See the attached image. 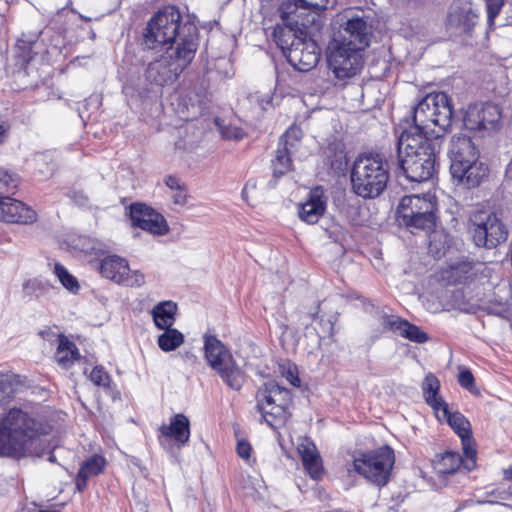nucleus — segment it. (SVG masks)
<instances>
[{
	"instance_id": "nucleus-1",
	"label": "nucleus",
	"mask_w": 512,
	"mask_h": 512,
	"mask_svg": "<svg viewBox=\"0 0 512 512\" xmlns=\"http://www.w3.org/2000/svg\"><path fill=\"white\" fill-rule=\"evenodd\" d=\"M451 101L443 92L427 94L413 110L414 125L403 130L397 142L399 166L412 182L429 180L434 172L440 138L452 123Z\"/></svg>"
},
{
	"instance_id": "nucleus-2",
	"label": "nucleus",
	"mask_w": 512,
	"mask_h": 512,
	"mask_svg": "<svg viewBox=\"0 0 512 512\" xmlns=\"http://www.w3.org/2000/svg\"><path fill=\"white\" fill-rule=\"evenodd\" d=\"M279 12L283 24L275 27L274 41L295 69L311 70L320 59V48L312 36L323 24L321 15L313 11L301 13L294 9L286 14L283 3L280 4Z\"/></svg>"
},
{
	"instance_id": "nucleus-3",
	"label": "nucleus",
	"mask_w": 512,
	"mask_h": 512,
	"mask_svg": "<svg viewBox=\"0 0 512 512\" xmlns=\"http://www.w3.org/2000/svg\"><path fill=\"white\" fill-rule=\"evenodd\" d=\"M181 15L174 6L159 10L145 28L143 44L148 49L175 43L176 46L190 35L196 38V28L191 24L180 25Z\"/></svg>"
},
{
	"instance_id": "nucleus-4",
	"label": "nucleus",
	"mask_w": 512,
	"mask_h": 512,
	"mask_svg": "<svg viewBox=\"0 0 512 512\" xmlns=\"http://www.w3.org/2000/svg\"><path fill=\"white\" fill-rule=\"evenodd\" d=\"M389 180L387 161L379 154H363L356 158L351 169L352 191L364 198L378 197Z\"/></svg>"
},
{
	"instance_id": "nucleus-5",
	"label": "nucleus",
	"mask_w": 512,
	"mask_h": 512,
	"mask_svg": "<svg viewBox=\"0 0 512 512\" xmlns=\"http://www.w3.org/2000/svg\"><path fill=\"white\" fill-rule=\"evenodd\" d=\"M197 47L193 36L184 38L177 46L170 47L159 59L148 64L146 79L158 86L172 82L193 60Z\"/></svg>"
},
{
	"instance_id": "nucleus-6",
	"label": "nucleus",
	"mask_w": 512,
	"mask_h": 512,
	"mask_svg": "<svg viewBox=\"0 0 512 512\" xmlns=\"http://www.w3.org/2000/svg\"><path fill=\"white\" fill-rule=\"evenodd\" d=\"M256 400L257 410L270 427L276 429L285 424L292 403V395L288 389L274 380H269L258 389Z\"/></svg>"
},
{
	"instance_id": "nucleus-7",
	"label": "nucleus",
	"mask_w": 512,
	"mask_h": 512,
	"mask_svg": "<svg viewBox=\"0 0 512 512\" xmlns=\"http://www.w3.org/2000/svg\"><path fill=\"white\" fill-rule=\"evenodd\" d=\"M204 357L209 366L232 389L239 390L244 383V374L226 346L214 335H204Z\"/></svg>"
},
{
	"instance_id": "nucleus-8",
	"label": "nucleus",
	"mask_w": 512,
	"mask_h": 512,
	"mask_svg": "<svg viewBox=\"0 0 512 512\" xmlns=\"http://www.w3.org/2000/svg\"><path fill=\"white\" fill-rule=\"evenodd\" d=\"M395 462L394 451L389 446L361 453L353 460V469L376 486L387 484Z\"/></svg>"
},
{
	"instance_id": "nucleus-9",
	"label": "nucleus",
	"mask_w": 512,
	"mask_h": 512,
	"mask_svg": "<svg viewBox=\"0 0 512 512\" xmlns=\"http://www.w3.org/2000/svg\"><path fill=\"white\" fill-rule=\"evenodd\" d=\"M362 49L349 42L334 40L329 45L327 56L328 67L338 80H346L356 76L364 65Z\"/></svg>"
},
{
	"instance_id": "nucleus-10",
	"label": "nucleus",
	"mask_w": 512,
	"mask_h": 512,
	"mask_svg": "<svg viewBox=\"0 0 512 512\" xmlns=\"http://www.w3.org/2000/svg\"><path fill=\"white\" fill-rule=\"evenodd\" d=\"M17 188L15 178L0 171V220L8 223L31 224L36 220V212L25 203L11 198Z\"/></svg>"
},
{
	"instance_id": "nucleus-11",
	"label": "nucleus",
	"mask_w": 512,
	"mask_h": 512,
	"mask_svg": "<svg viewBox=\"0 0 512 512\" xmlns=\"http://www.w3.org/2000/svg\"><path fill=\"white\" fill-rule=\"evenodd\" d=\"M434 210L435 204L429 195H407L401 199L397 215L408 227L431 229L435 224Z\"/></svg>"
},
{
	"instance_id": "nucleus-12",
	"label": "nucleus",
	"mask_w": 512,
	"mask_h": 512,
	"mask_svg": "<svg viewBox=\"0 0 512 512\" xmlns=\"http://www.w3.org/2000/svg\"><path fill=\"white\" fill-rule=\"evenodd\" d=\"M469 233L478 247L493 248L507 239V231L495 214L477 211L470 217Z\"/></svg>"
},
{
	"instance_id": "nucleus-13",
	"label": "nucleus",
	"mask_w": 512,
	"mask_h": 512,
	"mask_svg": "<svg viewBox=\"0 0 512 512\" xmlns=\"http://www.w3.org/2000/svg\"><path fill=\"white\" fill-rule=\"evenodd\" d=\"M302 138V131L298 127H290L279 140L275 157L272 159L273 177L280 178L290 172L293 167L292 158L298 151Z\"/></svg>"
},
{
	"instance_id": "nucleus-14",
	"label": "nucleus",
	"mask_w": 512,
	"mask_h": 512,
	"mask_svg": "<svg viewBox=\"0 0 512 512\" xmlns=\"http://www.w3.org/2000/svg\"><path fill=\"white\" fill-rule=\"evenodd\" d=\"M478 21L479 14L470 1L455 0L449 7L446 26L456 35L472 37Z\"/></svg>"
},
{
	"instance_id": "nucleus-15",
	"label": "nucleus",
	"mask_w": 512,
	"mask_h": 512,
	"mask_svg": "<svg viewBox=\"0 0 512 512\" xmlns=\"http://www.w3.org/2000/svg\"><path fill=\"white\" fill-rule=\"evenodd\" d=\"M100 273L103 277L127 287H141L145 283V276L138 270H130L126 259L110 255L100 263Z\"/></svg>"
},
{
	"instance_id": "nucleus-16",
	"label": "nucleus",
	"mask_w": 512,
	"mask_h": 512,
	"mask_svg": "<svg viewBox=\"0 0 512 512\" xmlns=\"http://www.w3.org/2000/svg\"><path fill=\"white\" fill-rule=\"evenodd\" d=\"M501 111L492 103H475L468 106L463 123L474 131H496L500 128Z\"/></svg>"
},
{
	"instance_id": "nucleus-17",
	"label": "nucleus",
	"mask_w": 512,
	"mask_h": 512,
	"mask_svg": "<svg viewBox=\"0 0 512 512\" xmlns=\"http://www.w3.org/2000/svg\"><path fill=\"white\" fill-rule=\"evenodd\" d=\"M190 438V421L182 413L175 414L169 423L159 427L160 445L168 452L174 453L184 447Z\"/></svg>"
},
{
	"instance_id": "nucleus-18",
	"label": "nucleus",
	"mask_w": 512,
	"mask_h": 512,
	"mask_svg": "<svg viewBox=\"0 0 512 512\" xmlns=\"http://www.w3.org/2000/svg\"><path fill=\"white\" fill-rule=\"evenodd\" d=\"M130 219L134 226L154 235H164L169 230L164 217L145 204H132Z\"/></svg>"
},
{
	"instance_id": "nucleus-19",
	"label": "nucleus",
	"mask_w": 512,
	"mask_h": 512,
	"mask_svg": "<svg viewBox=\"0 0 512 512\" xmlns=\"http://www.w3.org/2000/svg\"><path fill=\"white\" fill-rule=\"evenodd\" d=\"M487 167L478 160V155L465 161H456L450 165V172L453 179L467 186L474 188L480 185L487 176Z\"/></svg>"
},
{
	"instance_id": "nucleus-20",
	"label": "nucleus",
	"mask_w": 512,
	"mask_h": 512,
	"mask_svg": "<svg viewBox=\"0 0 512 512\" xmlns=\"http://www.w3.org/2000/svg\"><path fill=\"white\" fill-rule=\"evenodd\" d=\"M7 429L18 439H25L32 433H45L41 423L36 421L27 412L12 408L5 417L0 419Z\"/></svg>"
},
{
	"instance_id": "nucleus-21",
	"label": "nucleus",
	"mask_w": 512,
	"mask_h": 512,
	"mask_svg": "<svg viewBox=\"0 0 512 512\" xmlns=\"http://www.w3.org/2000/svg\"><path fill=\"white\" fill-rule=\"evenodd\" d=\"M439 421H446L454 432L461 438L463 451L473 455L472 432L470 422L459 412H450L448 404L435 413Z\"/></svg>"
},
{
	"instance_id": "nucleus-22",
	"label": "nucleus",
	"mask_w": 512,
	"mask_h": 512,
	"mask_svg": "<svg viewBox=\"0 0 512 512\" xmlns=\"http://www.w3.org/2000/svg\"><path fill=\"white\" fill-rule=\"evenodd\" d=\"M465 459L459 453L447 451L443 453L435 462L434 469L439 475L454 474L461 469L466 472L472 471L476 467V451L473 448V455L464 452Z\"/></svg>"
},
{
	"instance_id": "nucleus-23",
	"label": "nucleus",
	"mask_w": 512,
	"mask_h": 512,
	"mask_svg": "<svg viewBox=\"0 0 512 512\" xmlns=\"http://www.w3.org/2000/svg\"><path fill=\"white\" fill-rule=\"evenodd\" d=\"M327 205V198L322 187L313 188L304 203L299 206V218L308 223L315 224L323 216Z\"/></svg>"
},
{
	"instance_id": "nucleus-24",
	"label": "nucleus",
	"mask_w": 512,
	"mask_h": 512,
	"mask_svg": "<svg viewBox=\"0 0 512 512\" xmlns=\"http://www.w3.org/2000/svg\"><path fill=\"white\" fill-rule=\"evenodd\" d=\"M382 326L386 330L398 332L401 337L419 344L425 343L429 339L427 333L422 331L418 326L396 316L383 317Z\"/></svg>"
},
{
	"instance_id": "nucleus-25",
	"label": "nucleus",
	"mask_w": 512,
	"mask_h": 512,
	"mask_svg": "<svg viewBox=\"0 0 512 512\" xmlns=\"http://www.w3.org/2000/svg\"><path fill=\"white\" fill-rule=\"evenodd\" d=\"M343 42L364 50L370 41V27L362 17H351L344 27Z\"/></svg>"
},
{
	"instance_id": "nucleus-26",
	"label": "nucleus",
	"mask_w": 512,
	"mask_h": 512,
	"mask_svg": "<svg viewBox=\"0 0 512 512\" xmlns=\"http://www.w3.org/2000/svg\"><path fill=\"white\" fill-rule=\"evenodd\" d=\"M298 453L301 456L303 465L313 479L321 477L323 472L321 457L316 446L307 438L301 439L297 445Z\"/></svg>"
},
{
	"instance_id": "nucleus-27",
	"label": "nucleus",
	"mask_w": 512,
	"mask_h": 512,
	"mask_svg": "<svg viewBox=\"0 0 512 512\" xmlns=\"http://www.w3.org/2000/svg\"><path fill=\"white\" fill-rule=\"evenodd\" d=\"M106 466V459L101 455H93L89 457L81 465L77 477L76 488L83 491L87 487V482L91 477L101 474Z\"/></svg>"
},
{
	"instance_id": "nucleus-28",
	"label": "nucleus",
	"mask_w": 512,
	"mask_h": 512,
	"mask_svg": "<svg viewBox=\"0 0 512 512\" xmlns=\"http://www.w3.org/2000/svg\"><path fill=\"white\" fill-rule=\"evenodd\" d=\"M451 164L456 161H465L477 156V150L471 139L466 135L457 134L451 138V145L448 151Z\"/></svg>"
},
{
	"instance_id": "nucleus-29",
	"label": "nucleus",
	"mask_w": 512,
	"mask_h": 512,
	"mask_svg": "<svg viewBox=\"0 0 512 512\" xmlns=\"http://www.w3.org/2000/svg\"><path fill=\"white\" fill-rule=\"evenodd\" d=\"M281 3H283L286 14L291 13L294 9V11H300L301 13L313 11L321 15L323 10L334 8L337 0H282Z\"/></svg>"
},
{
	"instance_id": "nucleus-30",
	"label": "nucleus",
	"mask_w": 512,
	"mask_h": 512,
	"mask_svg": "<svg viewBox=\"0 0 512 512\" xmlns=\"http://www.w3.org/2000/svg\"><path fill=\"white\" fill-rule=\"evenodd\" d=\"M24 451L20 439L13 436L0 420V456L21 459Z\"/></svg>"
},
{
	"instance_id": "nucleus-31",
	"label": "nucleus",
	"mask_w": 512,
	"mask_h": 512,
	"mask_svg": "<svg viewBox=\"0 0 512 512\" xmlns=\"http://www.w3.org/2000/svg\"><path fill=\"white\" fill-rule=\"evenodd\" d=\"M54 359L62 369H69L75 361L80 359L79 350L67 337L60 336Z\"/></svg>"
},
{
	"instance_id": "nucleus-32",
	"label": "nucleus",
	"mask_w": 512,
	"mask_h": 512,
	"mask_svg": "<svg viewBox=\"0 0 512 512\" xmlns=\"http://www.w3.org/2000/svg\"><path fill=\"white\" fill-rule=\"evenodd\" d=\"M440 382L433 374H428L422 384L423 396L426 403L433 409L434 413L439 411L442 406L447 405L439 395Z\"/></svg>"
},
{
	"instance_id": "nucleus-33",
	"label": "nucleus",
	"mask_w": 512,
	"mask_h": 512,
	"mask_svg": "<svg viewBox=\"0 0 512 512\" xmlns=\"http://www.w3.org/2000/svg\"><path fill=\"white\" fill-rule=\"evenodd\" d=\"M177 306L172 301L157 304L152 310L153 321L157 328H170L175 322Z\"/></svg>"
},
{
	"instance_id": "nucleus-34",
	"label": "nucleus",
	"mask_w": 512,
	"mask_h": 512,
	"mask_svg": "<svg viewBox=\"0 0 512 512\" xmlns=\"http://www.w3.org/2000/svg\"><path fill=\"white\" fill-rule=\"evenodd\" d=\"M42 433H32L25 439H20V443L25 449L23 453L24 457H42L46 453H50V444L40 437Z\"/></svg>"
},
{
	"instance_id": "nucleus-35",
	"label": "nucleus",
	"mask_w": 512,
	"mask_h": 512,
	"mask_svg": "<svg viewBox=\"0 0 512 512\" xmlns=\"http://www.w3.org/2000/svg\"><path fill=\"white\" fill-rule=\"evenodd\" d=\"M448 279L454 284H466L473 280L477 270L471 262H460L450 266Z\"/></svg>"
},
{
	"instance_id": "nucleus-36",
	"label": "nucleus",
	"mask_w": 512,
	"mask_h": 512,
	"mask_svg": "<svg viewBox=\"0 0 512 512\" xmlns=\"http://www.w3.org/2000/svg\"><path fill=\"white\" fill-rule=\"evenodd\" d=\"M164 332L158 336V346L164 352L174 351L184 342V335L173 328H165Z\"/></svg>"
},
{
	"instance_id": "nucleus-37",
	"label": "nucleus",
	"mask_w": 512,
	"mask_h": 512,
	"mask_svg": "<svg viewBox=\"0 0 512 512\" xmlns=\"http://www.w3.org/2000/svg\"><path fill=\"white\" fill-rule=\"evenodd\" d=\"M19 384L13 373H0V406L12 399Z\"/></svg>"
},
{
	"instance_id": "nucleus-38",
	"label": "nucleus",
	"mask_w": 512,
	"mask_h": 512,
	"mask_svg": "<svg viewBox=\"0 0 512 512\" xmlns=\"http://www.w3.org/2000/svg\"><path fill=\"white\" fill-rule=\"evenodd\" d=\"M54 274L67 290L72 293L78 292L80 286L77 279L63 265L56 263L54 265Z\"/></svg>"
},
{
	"instance_id": "nucleus-39",
	"label": "nucleus",
	"mask_w": 512,
	"mask_h": 512,
	"mask_svg": "<svg viewBox=\"0 0 512 512\" xmlns=\"http://www.w3.org/2000/svg\"><path fill=\"white\" fill-rule=\"evenodd\" d=\"M479 307L486 310L489 314L501 317H506V315L510 312V303L508 298L505 300L502 298L499 300H489L487 303L480 304Z\"/></svg>"
},
{
	"instance_id": "nucleus-40",
	"label": "nucleus",
	"mask_w": 512,
	"mask_h": 512,
	"mask_svg": "<svg viewBox=\"0 0 512 512\" xmlns=\"http://www.w3.org/2000/svg\"><path fill=\"white\" fill-rule=\"evenodd\" d=\"M36 36L29 40L19 39L16 43V55L22 66L28 64L33 58L32 47Z\"/></svg>"
},
{
	"instance_id": "nucleus-41",
	"label": "nucleus",
	"mask_w": 512,
	"mask_h": 512,
	"mask_svg": "<svg viewBox=\"0 0 512 512\" xmlns=\"http://www.w3.org/2000/svg\"><path fill=\"white\" fill-rule=\"evenodd\" d=\"M49 288L48 282L39 279H31L24 283L23 293L25 296L38 298L44 295Z\"/></svg>"
},
{
	"instance_id": "nucleus-42",
	"label": "nucleus",
	"mask_w": 512,
	"mask_h": 512,
	"mask_svg": "<svg viewBox=\"0 0 512 512\" xmlns=\"http://www.w3.org/2000/svg\"><path fill=\"white\" fill-rule=\"evenodd\" d=\"M485 3V11L487 14V24L489 29H493L495 19L502 11L506 0H483Z\"/></svg>"
},
{
	"instance_id": "nucleus-43",
	"label": "nucleus",
	"mask_w": 512,
	"mask_h": 512,
	"mask_svg": "<svg viewBox=\"0 0 512 512\" xmlns=\"http://www.w3.org/2000/svg\"><path fill=\"white\" fill-rule=\"evenodd\" d=\"M281 375L293 386H300V379L297 375V370L290 362H284L279 365Z\"/></svg>"
},
{
	"instance_id": "nucleus-44",
	"label": "nucleus",
	"mask_w": 512,
	"mask_h": 512,
	"mask_svg": "<svg viewBox=\"0 0 512 512\" xmlns=\"http://www.w3.org/2000/svg\"><path fill=\"white\" fill-rule=\"evenodd\" d=\"M89 378L95 385L104 388L109 387L111 382L109 374L100 366H96L92 369Z\"/></svg>"
},
{
	"instance_id": "nucleus-45",
	"label": "nucleus",
	"mask_w": 512,
	"mask_h": 512,
	"mask_svg": "<svg viewBox=\"0 0 512 512\" xmlns=\"http://www.w3.org/2000/svg\"><path fill=\"white\" fill-rule=\"evenodd\" d=\"M459 384L473 394H478L479 390L474 384V376L470 370H462L458 375Z\"/></svg>"
},
{
	"instance_id": "nucleus-46",
	"label": "nucleus",
	"mask_w": 512,
	"mask_h": 512,
	"mask_svg": "<svg viewBox=\"0 0 512 512\" xmlns=\"http://www.w3.org/2000/svg\"><path fill=\"white\" fill-rule=\"evenodd\" d=\"M189 100L191 103L188 105L186 104V110L187 114L183 116L185 119L194 118L198 114H201L203 110V102L202 100L198 99L196 102L193 101L191 93L187 94L183 101Z\"/></svg>"
},
{
	"instance_id": "nucleus-47",
	"label": "nucleus",
	"mask_w": 512,
	"mask_h": 512,
	"mask_svg": "<svg viewBox=\"0 0 512 512\" xmlns=\"http://www.w3.org/2000/svg\"><path fill=\"white\" fill-rule=\"evenodd\" d=\"M220 131H221V135L223 136V138L228 139V140H232V139L240 140L245 136L244 131L237 127L227 126V127L221 128Z\"/></svg>"
},
{
	"instance_id": "nucleus-48",
	"label": "nucleus",
	"mask_w": 512,
	"mask_h": 512,
	"mask_svg": "<svg viewBox=\"0 0 512 512\" xmlns=\"http://www.w3.org/2000/svg\"><path fill=\"white\" fill-rule=\"evenodd\" d=\"M237 454L245 460H249L251 456L252 447L246 440H239L237 443Z\"/></svg>"
},
{
	"instance_id": "nucleus-49",
	"label": "nucleus",
	"mask_w": 512,
	"mask_h": 512,
	"mask_svg": "<svg viewBox=\"0 0 512 512\" xmlns=\"http://www.w3.org/2000/svg\"><path fill=\"white\" fill-rule=\"evenodd\" d=\"M252 100L257 101L260 108L265 110L267 106L271 103L272 98L269 93L265 94L264 96L255 94L254 96H252Z\"/></svg>"
},
{
	"instance_id": "nucleus-50",
	"label": "nucleus",
	"mask_w": 512,
	"mask_h": 512,
	"mask_svg": "<svg viewBox=\"0 0 512 512\" xmlns=\"http://www.w3.org/2000/svg\"><path fill=\"white\" fill-rule=\"evenodd\" d=\"M165 183L171 190L177 191L184 188V185L181 183V181L174 176H168L165 180Z\"/></svg>"
},
{
	"instance_id": "nucleus-51",
	"label": "nucleus",
	"mask_w": 512,
	"mask_h": 512,
	"mask_svg": "<svg viewBox=\"0 0 512 512\" xmlns=\"http://www.w3.org/2000/svg\"><path fill=\"white\" fill-rule=\"evenodd\" d=\"M186 191L185 189H180L175 191V194H173V202L178 205H184L186 203Z\"/></svg>"
},
{
	"instance_id": "nucleus-52",
	"label": "nucleus",
	"mask_w": 512,
	"mask_h": 512,
	"mask_svg": "<svg viewBox=\"0 0 512 512\" xmlns=\"http://www.w3.org/2000/svg\"><path fill=\"white\" fill-rule=\"evenodd\" d=\"M256 186H257V184H256V181H254V180H249L246 182V184L242 190V193H241L242 198L245 201H248L249 191L256 189Z\"/></svg>"
},
{
	"instance_id": "nucleus-53",
	"label": "nucleus",
	"mask_w": 512,
	"mask_h": 512,
	"mask_svg": "<svg viewBox=\"0 0 512 512\" xmlns=\"http://www.w3.org/2000/svg\"><path fill=\"white\" fill-rule=\"evenodd\" d=\"M486 494L489 497H493L500 500H507V495L504 493V490H502V487L495 488L487 492Z\"/></svg>"
},
{
	"instance_id": "nucleus-54",
	"label": "nucleus",
	"mask_w": 512,
	"mask_h": 512,
	"mask_svg": "<svg viewBox=\"0 0 512 512\" xmlns=\"http://www.w3.org/2000/svg\"><path fill=\"white\" fill-rule=\"evenodd\" d=\"M7 137V127L4 125H0V144L5 141Z\"/></svg>"
},
{
	"instance_id": "nucleus-55",
	"label": "nucleus",
	"mask_w": 512,
	"mask_h": 512,
	"mask_svg": "<svg viewBox=\"0 0 512 512\" xmlns=\"http://www.w3.org/2000/svg\"><path fill=\"white\" fill-rule=\"evenodd\" d=\"M476 504L483 505V504H494L498 503V501L495 500H487V499H478L475 501Z\"/></svg>"
},
{
	"instance_id": "nucleus-56",
	"label": "nucleus",
	"mask_w": 512,
	"mask_h": 512,
	"mask_svg": "<svg viewBox=\"0 0 512 512\" xmlns=\"http://www.w3.org/2000/svg\"><path fill=\"white\" fill-rule=\"evenodd\" d=\"M504 493L507 495V500L512 497V484H510L507 488L502 487Z\"/></svg>"
},
{
	"instance_id": "nucleus-57",
	"label": "nucleus",
	"mask_w": 512,
	"mask_h": 512,
	"mask_svg": "<svg viewBox=\"0 0 512 512\" xmlns=\"http://www.w3.org/2000/svg\"><path fill=\"white\" fill-rule=\"evenodd\" d=\"M474 504V501L473 500H466L464 501L461 505L458 506L457 510H460L464 507H468V506H471Z\"/></svg>"
},
{
	"instance_id": "nucleus-58",
	"label": "nucleus",
	"mask_w": 512,
	"mask_h": 512,
	"mask_svg": "<svg viewBox=\"0 0 512 512\" xmlns=\"http://www.w3.org/2000/svg\"><path fill=\"white\" fill-rule=\"evenodd\" d=\"M504 478L507 480L512 479V467L504 470Z\"/></svg>"
},
{
	"instance_id": "nucleus-59",
	"label": "nucleus",
	"mask_w": 512,
	"mask_h": 512,
	"mask_svg": "<svg viewBox=\"0 0 512 512\" xmlns=\"http://www.w3.org/2000/svg\"><path fill=\"white\" fill-rule=\"evenodd\" d=\"M328 333L330 336H332L334 333L333 324L331 322L328 323Z\"/></svg>"
},
{
	"instance_id": "nucleus-60",
	"label": "nucleus",
	"mask_w": 512,
	"mask_h": 512,
	"mask_svg": "<svg viewBox=\"0 0 512 512\" xmlns=\"http://www.w3.org/2000/svg\"><path fill=\"white\" fill-rule=\"evenodd\" d=\"M185 357H186L187 359H190V360H195V359H196V356H195V355H193V354H189V353H186V354H185Z\"/></svg>"
},
{
	"instance_id": "nucleus-61",
	"label": "nucleus",
	"mask_w": 512,
	"mask_h": 512,
	"mask_svg": "<svg viewBox=\"0 0 512 512\" xmlns=\"http://www.w3.org/2000/svg\"><path fill=\"white\" fill-rule=\"evenodd\" d=\"M33 512H59V511H56V510H38V509H34Z\"/></svg>"
},
{
	"instance_id": "nucleus-62",
	"label": "nucleus",
	"mask_w": 512,
	"mask_h": 512,
	"mask_svg": "<svg viewBox=\"0 0 512 512\" xmlns=\"http://www.w3.org/2000/svg\"><path fill=\"white\" fill-rule=\"evenodd\" d=\"M318 312H319V306L317 307V310L313 314H311V318L313 320L317 318Z\"/></svg>"
},
{
	"instance_id": "nucleus-63",
	"label": "nucleus",
	"mask_w": 512,
	"mask_h": 512,
	"mask_svg": "<svg viewBox=\"0 0 512 512\" xmlns=\"http://www.w3.org/2000/svg\"><path fill=\"white\" fill-rule=\"evenodd\" d=\"M79 17L85 21H91V18L87 17V16H84L82 14H79Z\"/></svg>"
},
{
	"instance_id": "nucleus-64",
	"label": "nucleus",
	"mask_w": 512,
	"mask_h": 512,
	"mask_svg": "<svg viewBox=\"0 0 512 512\" xmlns=\"http://www.w3.org/2000/svg\"><path fill=\"white\" fill-rule=\"evenodd\" d=\"M48 460H49L50 462H55L56 458H55V456H54V455L50 454V455H49V457H48Z\"/></svg>"
}]
</instances>
